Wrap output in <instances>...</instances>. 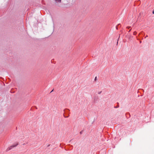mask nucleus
Wrapping results in <instances>:
<instances>
[{
  "label": "nucleus",
  "instance_id": "1",
  "mask_svg": "<svg viewBox=\"0 0 154 154\" xmlns=\"http://www.w3.org/2000/svg\"><path fill=\"white\" fill-rule=\"evenodd\" d=\"M18 144L17 143H16L15 145H14L11 146H10L9 147H8L7 149V150H9L10 149H11L12 148L16 147L17 145Z\"/></svg>",
  "mask_w": 154,
  "mask_h": 154
},
{
  "label": "nucleus",
  "instance_id": "2",
  "mask_svg": "<svg viewBox=\"0 0 154 154\" xmlns=\"http://www.w3.org/2000/svg\"><path fill=\"white\" fill-rule=\"evenodd\" d=\"M55 1L57 2H60L61 0H55Z\"/></svg>",
  "mask_w": 154,
  "mask_h": 154
},
{
  "label": "nucleus",
  "instance_id": "3",
  "mask_svg": "<svg viewBox=\"0 0 154 154\" xmlns=\"http://www.w3.org/2000/svg\"><path fill=\"white\" fill-rule=\"evenodd\" d=\"M137 33V32L136 31H135L133 33V34L134 35H136V34Z\"/></svg>",
  "mask_w": 154,
  "mask_h": 154
},
{
  "label": "nucleus",
  "instance_id": "4",
  "mask_svg": "<svg viewBox=\"0 0 154 154\" xmlns=\"http://www.w3.org/2000/svg\"><path fill=\"white\" fill-rule=\"evenodd\" d=\"M101 92H102V91H100V92H98V93L99 94H100L101 93Z\"/></svg>",
  "mask_w": 154,
  "mask_h": 154
},
{
  "label": "nucleus",
  "instance_id": "5",
  "mask_svg": "<svg viewBox=\"0 0 154 154\" xmlns=\"http://www.w3.org/2000/svg\"><path fill=\"white\" fill-rule=\"evenodd\" d=\"M119 107V105H118L117 106V107H115V108H117V107Z\"/></svg>",
  "mask_w": 154,
  "mask_h": 154
},
{
  "label": "nucleus",
  "instance_id": "6",
  "mask_svg": "<svg viewBox=\"0 0 154 154\" xmlns=\"http://www.w3.org/2000/svg\"><path fill=\"white\" fill-rule=\"evenodd\" d=\"M152 13H153V14H154V9Z\"/></svg>",
  "mask_w": 154,
  "mask_h": 154
},
{
  "label": "nucleus",
  "instance_id": "7",
  "mask_svg": "<svg viewBox=\"0 0 154 154\" xmlns=\"http://www.w3.org/2000/svg\"><path fill=\"white\" fill-rule=\"evenodd\" d=\"M130 27H127V28L128 29H129L130 28Z\"/></svg>",
  "mask_w": 154,
  "mask_h": 154
},
{
  "label": "nucleus",
  "instance_id": "8",
  "mask_svg": "<svg viewBox=\"0 0 154 154\" xmlns=\"http://www.w3.org/2000/svg\"><path fill=\"white\" fill-rule=\"evenodd\" d=\"M148 36L147 35L145 37V38H146V37H147Z\"/></svg>",
  "mask_w": 154,
  "mask_h": 154
},
{
  "label": "nucleus",
  "instance_id": "9",
  "mask_svg": "<svg viewBox=\"0 0 154 154\" xmlns=\"http://www.w3.org/2000/svg\"><path fill=\"white\" fill-rule=\"evenodd\" d=\"M148 36L147 35L145 37V38H146V37H147Z\"/></svg>",
  "mask_w": 154,
  "mask_h": 154
},
{
  "label": "nucleus",
  "instance_id": "10",
  "mask_svg": "<svg viewBox=\"0 0 154 154\" xmlns=\"http://www.w3.org/2000/svg\"><path fill=\"white\" fill-rule=\"evenodd\" d=\"M148 36L147 35L145 37V38H146V37H147Z\"/></svg>",
  "mask_w": 154,
  "mask_h": 154
},
{
  "label": "nucleus",
  "instance_id": "11",
  "mask_svg": "<svg viewBox=\"0 0 154 154\" xmlns=\"http://www.w3.org/2000/svg\"><path fill=\"white\" fill-rule=\"evenodd\" d=\"M96 77L95 78V79H96Z\"/></svg>",
  "mask_w": 154,
  "mask_h": 154
}]
</instances>
